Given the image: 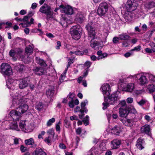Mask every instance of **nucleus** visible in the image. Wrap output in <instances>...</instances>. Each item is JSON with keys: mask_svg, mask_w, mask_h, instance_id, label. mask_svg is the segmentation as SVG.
I'll return each instance as SVG.
<instances>
[{"mask_svg": "<svg viewBox=\"0 0 155 155\" xmlns=\"http://www.w3.org/2000/svg\"><path fill=\"white\" fill-rule=\"evenodd\" d=\"M8 115L9 116L7 120L15 121L18 120L20 119L21 117V114L18 111L15 110H11Z\"/></svg>", "mask_w": 155, "mask_h": 155, "instance_id": "nucleus-8", "label": "nucleus"}, {"mask_svg": "<svg viewBox=\"0 0 155 155\" xmlns=\"http://www.w3.org/2000/svg\"><path fill=\"white\" fill-rule=\"evenodd\" d=\"M33 51L32 47L30 45L27 46L25 49V53L28 55L31 54Z\"/></svg>", "mask_w": 155, "mask_h": 155, "instance_id": "nucleus-25", "label": "nucleus"}, {"mask_svg": "<svg viewBox=\"0 0 155 155\" xmlns=\"http://www.w3.org/2000/svg\"><path fill=\"white\" fill-rule=\"evenodd\" d=\"M147 77L151 82L155 83V76L151 74L147 73Z\"/></svg>", "mask_w": 155, "mask_h": 155, "instance_id": "nucleus-34", "label": "nucleus"}, {"mask_svg": "<svg viewBox=\"0 0 155 155\" xmlns=\"http://www.w3.org/2000/svg\"><path fill=\"white\" fill-rule=\"evenodd\" d=\"M57 45L56 46V48L57 49H59L60 47L61 46V44L60 41H58L57 42Z\"/></svg>", "mask_w": 155, "mask_h": 155, "instance_id": "nucleus-56", "label": "nucleus"}, {"mask_svg": "<svg viewBox=\"0 0 155 155\" xmlns=\"http://www.w3.org/2000/svg\"><path fill=\"white\" fill-rule=\"evenodd\" d=\"M81 128L79 127L76 130V132L77 134H80L81 132Z\"/></svg>", "mask_w": 155, "mask_h": 155, "instance_id": "nucleus-62", "label": "nucleus"}, {"mask_svg": "<svg viewBox=\"0 0 155 155\" xmlns=\"http://www.w3.org/2000/svg\"><path fill=\"white\" fill-rule=\"evenodd\" d=\"M108 8V5L106 2L101 3L97 9L98 14L101 16L104 15L107 13Z\"/></svg>", "mask_w": 155, "mask_h": 155, "instance_id": "nucleus-7", "label": "nucleus"}, {"mask_svg": "<svg viewBox=\"0 0 155 155\" xmlns=\"http://www.w3.org/2000/svg\"><path fill=\"white\" fill-rule=\"evenodd\" d=\"M144 118L148 122H149L151 120V117L148 115H146L144 116Z\"/></svg>", "mask_w": 155, "mask_h": 155, "instance_id": "nucleus-58", "label": "nucleus"}, {"mask_svg": "<svg viewBox=\"0 0 155 155\" xmlns=\"http://www.w3.org/2000/svg\"><path fill=\"white\" fill-rule=\"evenodd\" d=\"M121 143L120 140H114L111 142V147L113 149H117L120 147Z\"/></svg>", "mask_w": 155, "mask_h": 155, "instance_id": "nucleus-17", "label": "nucleus"}, {"mask_svg": "<svg viewBox=\"0 0 155 155\" xmlns=\"http://www.w3.org/2000/svg\"><path fill=\"white\" fill-rule=\"evenodd\" d=\"M67 69H66L63 72V73L61 74V76L60 80V82H62L64 79L65 78V75L66 74L67 71Z\"/></svg>", "mask_w": 155, "mask_h": 155, "instance_id": "nucleus-40", "label": "nucleus"}, {"mask_svg": "<svg viewBox=\"0 0 155 155\" xmlns=\"http://www.w3.org/2000/svg\"><path fill=\"white\" fill-rule=\"evenodd\" d=\"M43 106L41 103H38L36 106V109L39 111H41L42 110Z\"/></svg>", "mask_w": 155, "mask_h": 155, "instance_id": "nucleus-37", "label": "nucleus"}, {"mask_svg": "<svg viewBox=\"0 0 155 155\" xmlns=\"http://www.w3.org/2000/svg\"><path fill=\"white\" fill-rule=\"evenodd\" d=\"M15 51L16 53L18 55H20L21 53L23 52V50L20 49V48H18L15 49Z\"/></svg>", "mask_w": 155, "mask_h": 155, "instance_id": "nucleus-46", "label": "nucleus"}, {"mask_svg": "<svg viewBox=\"0 0 155 155\" xmlns=\"http://www.w3.org/2000/svg\"><path fill=\"white\" fill-rule=\"evenodd\" d=\"M107 54L106 53H103L100 56H98L97 58V59L99 60L100 59H102L103 58L107 57Z\"/></svg>", "mask_w": 155, "mask_h": 155, "instance_id": "nucleus-47", "label": "nucleus"}, {"mask_svg": "<svg viewBox=\"0 0 155 155\" xmlns=\"http://www.w3.org/2000/svg\"><path fill=\"white\" fill-rule=\"evenodd\" d=\"M155 6V3L152 2H150L148 4V8H151Z\"/></svg>", "mask_w": 155, "mask_h": 155, "instance_id": "nucleus-49", "label": "nucleus"}, {"mask_svg": "<svg viewBox=\"0 0 155 155\" xmlns=\"http://www.w3.org/2000/svg\"><path fill=\"white\" fill-rule=\"evenodd\" d=\"M51 10V8L50 6L45 5L40 8L39 11L41 13L46 14Z\"/></svg>", "mask_w": 155, "mask_h": 155, "instance_id": "nucleus-18", "label": "nucleus"}, {"mask_svg": "<svg viewBox=\"0 0 155 155\" xmlns=\"http://www.w3.org/2000/svg\"><path fill=\"white\" fill-rule=\"evenodd\" d=\"M60 123L59 122L56 124V130L57 131L60 132Z\"/></svg>", "mask_w": 155, "mask_h": 155, "instance_id": "nucleus-55", "label": "nucleus"}, {"mask_svg": "<svg viewBox=\"0 0 155 155\" xmlns=\"http://www.w3.org/2000/svg\"><path fill=\"white\" fill-rule=\"evenodd\" d=\"M19 126L20 128L22 131L27 130L26 127V124L25 121H21L19 124Z\"/></svg>", "mask_w": 155, "mask_h": 155, "instance_id": "nucleus-29", "label": "nucleus"}, {"mask_svg": "<svg viewBox=\"0 0 155 155\" xmlns=\"http://www.w3.org/2000/svg\"><path fill=\"white\" fill-rule=\"evenodd\" d=\"M33 71L35 74L38 75H47L46 70L41 68L36 67L33 70Z\"/></svg>", "mask_w": 155, "mask_h": 155, "instance_id": "nucleus-14", "label": "nucleus"}, {"mask_svg": "<svg viewBox=\"0 0 155 155\" xmlns=\"http://www.w3.org/2000/svg\"><path fill=\"white\" fill-rule=\"evenodd\" d=\"M45 142L48 145H50L52 143V138L50 136L45 138L44 140Z\"/></svg>", "mask_w": 155, "mask_h": 155, "instance_id": "nucleus-31", "label": "nucleus"}, {"mask_svg": "<svg viewBox=\"0 0 155 155\" xmlns=\"http://www.w3.org/2000/svg\"><path fill=\"white\" fill-rule=\"evenodd\" d=\"M101 88L104 98L105 97V95L106 96H109V95L110 94V91L109 85L108 84H106L102 85Z\"/></svg>", "mask_w": 155, "mask_h": 155, "instance_id": "nucleus-13", "label": "nucleus"}, {"mask_svg": "<svg viewBox=\"0 0 155 155\" xmlns=\"http://www.w3.org/2000/svg\"><path fill=\"white\" fill-rule=\"evenodd\" d=\"M89 116L88 115H87L86 117L84 118L83 120V121L86 126L88 125L89 124Z\"/></svg>", "mask_w": 155, "mask_h": 155, "instance_id": "nucleus-42", "label": "nucleus"}, {"mask_svg": "<svg viewBox=\"0 0 155 155\" xmlns=\"http://www.w3.org/2000/svg\"><path fill=\"white\" fill-rule=\"evenodd\" d=\"M112 117L114 119H117L118 118V115L115 113H113L112 115Z\"/></svg>", "mask_w": 155, "mask_h": 155, "instance_id": "nucleus-64", "label": "nucleus"}, {"mask_svg": "<svg viewBox=\"0 0 155 155\" xmlns=\"http://www.w3.org/2000/svg\"><path fill=\"white\" fill-rule=\"evenodd\" d=\"M122 121L123 123L126 126H130V123H131V120L130 119H127L126 121L124 120H122Z\"/></svg>", "mask_w": 155, "mask_h": 155, "instance_id": "nucleus-43", "label": "nucleus"}, {"mask_svg": "<svg viewBox=\"0 0 155 155\" xmlns=\"http://www.w3.org/2000/svg\"><path fill=\"white\" fill-rule=\"evenodd\" d=\"M146 102V101L143 99H142L140 101H138L137 100V103L140 106H143L144 104H145Z\"/></svg>", "mask_w": 155, "mask_h": 155, "instance_id": "nucleus-41", "label": "nucleus"}, {"mask_svg": "<svg viewBox=\"0 0 155 155\" xmlns=\"http://www.w3.org/2000/svg\"><path fill=\"white\" fill-rule=\"evenodd\" d=\"M112 132L117 135H119L120 134V127L117 126H115L112 129Z\"/></svg>", "mask_w": 155, "mask_h": 155, "instance_id": "nucleus-24", "label": "nucleus"}, {"mask_svg": "<svg viewBox=\"0 0 155 155\" xmlns=\"http://www.w3.org/2000/svg\"><path fill=\"white\" fill-rule=\"evenodd\" d=\"M34 155H47V153L41 148H37L35 151Z\"/></svg>", "mask_w": 155, "mask_h": 155, "instance_id": "nucleus-21", "label": "nucleus"}, {"mask_svg": "<svg viewBox=\"0 0 155 155\" xmlns=\"http://www.w3.org/2000/svg\"><path fill=\"white\" fill-rule=\"evenodd\" d=\"M137 144H136L137 148L140 150L143 149L144 141L142 138L138 139L137 141Z\"/></svg>", "mask_w": 155, "mask_h": 155, "instance_id": "nucleus-19", "label": "nucleus"}, {"mask_svg": "<svg viewBox=\"0 0 155 155\" xmlns=\"http://www.w3.org/2000/svg\"><path fill=\"white\" fill-rule=\"evenodd\" d=\"M20 150L22 152H25L27 150V148L26 147H24L22 145H21L20 146Z\"/></svg>", "mask_w": 155, "mask_h": 155, "instance_id": "nucleus-52", "label": "nucleus"}, {"mask_svg": "<svg viewBox=\"0 0 155 155\" xmlns=\"http://www.w3.org/2000/svg\"><path fill=\"white\" fill-rule=\"evenodd\" d=\"M25 143L26 145H33L34 144V141L33 139L31 138L29 139H26L25 140Z\"/></svg>", "mask_w": 155, "mask_h": 155, "instance_id": "nucleus-26", "label": "nucleus"}, {"mask_svg": "<svg viewBox=\"0 0 155 155\" xmlns=\"http://www.w3.org/2000/svg\"><path fill=\"white\" fill-rule=\"evenodd\" d=\"M35 85L34 84L30 83L29 84V87L30 89L33 90L35 88Z\"/></svg>", "mask_w": 155, "mask_h": 155, "instance_id": "nucleus-60", "label": "nucleus"}, {"mask_svg": "<svg viewBox=\"0 0 155 155\" xmlns=\"http://www.w3.org/2000/svg\"><path fill=\"white\" fill-rule=\"evenodd\" d=\"M6 123L9 124V127H8L9 129H12L18 131L20 130L19 128L18 127L17 123L15 121L8 120L6 121Z\"/></svg>", "mask_w": 155, "mask_h": 155, "instance_id": "nucleus-12", "label": "nucleus"}, {"mask_svg": "<svg viewBox=\"0 0 155 155\" xmlns=\"http://www.w3.org/2000/svg\"><path fill=\"white\" fill-rule=\"evenodd\" d=\"M91 64V63L89 61H87L84 64V66L85 67H87L86 69H88V68L90 67Z\"/></svg>", "mask_w": 155, "mask_h": 155, "instance_id": "nucleus-51", "label": "nucleus"}, {"mask_svg": "<svg viewBox=\"0 0 155 155\" xmlns=\"http://www.w3.org/2000/svg\"><path fill=\"white\" fill-rule=\"evenodd\" d=\"M28 83L25 79H20L18 81V87L21 89H24L28 86Z\"/></svg>", "mask_w": 155, "mask_h": 155, "instance_id": "nucleus-15", "label": "nucleus"}, {"mask_svg": "<svg viewBox=\"0 0 155 155\" xmlns=\"http://www.w3.org/2000/svg\"><path fill=\"white\" fill-rule=\"evenodd\" d=\"M129 112L135 114L136 113L135 108L133 107H130L129 110V108L127 107H121L119 110V116L121 117H126Z\"/></svg>", "mask_w": 155, "mask_h": 155, "instance_id": "nucleus-5", "label": "nucleus"}, {"mask_svg": "<svg viewBox=\"0 0 155 155\" xmlns=\"http://www.w3.org/2000/svg\"><path fill=\"white\" fill-rule=\"evenodd\" d=\"M16 54V53L15 50L12 49L10 50L9 53V55L12 57H14Z\"/></svg>", "mask_w": 155, "mask_h": 155, "instance_id": "nucleus-44", "label": "nucleus"}, {"mask_svg": "<svg viewBox=\"0 0 155 155\" xmlns=\"http://www.w3.org/2000/svg\"><path fill=\"white\" fill-rule=\"evenodd\" d=\"M87 103V100H85L84 102H82L81 103V109L80 110V112H85V113H87V109L85 107L86 106V104Z\"/></svg>", "mask_w": 155, "mask_h": 155, "instance_id": "nucleus-22", "label": "nucleus"}, {"mask_svg": "<svg viewBox=\"0 0 155 155\" xmlns=\"http://www.w3.org/2000/svg\"><path fill=\"white\" fill-rule=\"evenodd\" d=\"M147 90L150 93L155 91V86L152 84H149L147 87Z\"/></svg>", "mask_w": 155, "mask_h": 155, "instance_id": "nucleus-27", "label": "nucleus"}, {"mask_svg": "<svg viewBox=\"0 0 155 155\" xmlns=\"http://www.w3.org/2000/svg\"><path fill=\"white\" fill-rule=\"evenodd\" d=\"M14 143L15 145H17L19 143V139L17 138L14 139Z\"/></svg>", "mask_w": 155, "mask_h": 155, "instance_id": "nucleus-61", "label": "nucleus"}, {"mask_svg": "<svg viewBox=\"0 0 155 155\" xmlns=\"http://www.w3.org/2000/svg\"><path fill=\"white\" fill-rule=\"evenodd\" d=\"M45 132L44 131H41V133L38 135V138L39 139H43V136L45 134Z\"/></svg>", "mask_w": 155, "mask_h": 155, "instance_id": "nucleus-48", "label": "nucleus"}, {"mask_svg": "<svg viewBox=\"0 0 155 155\" xmlns=\"http://www.w3.org/2000/svg\"><path fill=\"white\" fill-rule=\"evenodd\" d=\"M1 69L3 74L10 76L12 74L13 72L10 65L7 63H3L1 66Z\"/></svg>", "mask_w": 155, "mask_h": 155, "instance_id": "nucleus-6", "label": "nucleus"}, {"mask_svg": "<svg viewBox=\"0 0 155 155\" xmlns=\"http://www.w3.org/2000/svg\"><path fill=\"white\" fill-rule=\"evenodd\" d=\"M135 0H128L125 5L126 8L127 12H131L135 9L134 6L135 4Z\"/></svg>", "mask_w": 155, "mask_h": 155, "instance_id": "nucleus-9", "label": "nucleus"}, {"mask_svg": "<svg viewBox=\"0 0 155 155\" xmlns=\"http://www.w3.org/2000/svg\"><path fill=\"white\" fill-rule=\"evenodd\" d=\"M150 128L149 125L145 124L142 126L140 128L142 133H145L150 135Z\"/></svg>", "mask_w": 155, "mask_h": 155, "instance_id": "nucleus-16", "label": "nucleus"}, {"mask_svg": "<svg viewBox=\"0 0 155 155\" xmlns=\"http://www.w3.org/2000/svg\"><path fill=\"white\" fill-rule=\"evenodd\" d=\"M64 125L66 127H68L70 125V123L67 120L65 119L64 121Z\"/></svg>", "mask_w": 155, "mask_h": 155, "instance_id": "nucleus-45", "label": "nucleus"}, {"mask_svg": "<svg viewBox=\"0 0 155 155\" xmlns=\"http://www.w3.org/2000/svg\"><path fill=\"white\" fill-rule=\"evenodd\" d=\"M25 101L24 97L20 94H17L13 98L11 108L13 107L15 109H18L19 112L23 114L26 112L28 108V106L25 104Z\"/></svg>", "mask_w": 155, "mask_h": 155, "instance_id": "nucleus-1", "label": "nucleus"}, {"mask_svg": "<svg viewBox=\"0 0 155 155\" xmlns=\"http://www.w3.org/2000/svg\"><path fill=\"white\" fill-rule=\"evenodd\" d=\"M74 62V59H69L68 60V64L67 65V68H68L70 65L73 63Z\"/></svg>", "mask_w": 155, "mask_h": 155, "instance_id": "nucleus-54", "label": "nucleus"}, {"mask_svg": "<svg viewBox=\"0 0 155 155\" xmlns=\"http://www.w3.org/2000/svg\"><path fill=\"white\" fill-rule=\"evenodd\" d=\"M77 18H78L80 21H81L84 19V16L82 14H78L77 15Z\"/></svg>", "mask_w": 155, "mask_h": 155, "instance_id": "nucleus-53", "label": "nucleus"}, {"mask_svg": "<svg viewBox=\"0 0 155 155\" xmlns=\"http://www.w3.org/2000/svg\"><path fill=\"white\" fill-rule=\"evenodd\" d=\"M55 121V119L54 118H52L49 119L47 123V126L48 127L50 126Z\"/></svg>", "mask_w": 155, "mask_h": 155, "instance_id": "nucleus-36", "label": "nucleus"}, {"mask_svg": "<svg viewBox=\"0 0 155 155\" xmlns=\"http://www.w3.org/2000/svg\"><path fill=\"white\" fill-rule=\"evenodd\" d=\"M74 54L77 55H82L83 54V52L80 51H74Z\"/></svg>", "mask_w": 155, "mask_h": 155, "instance_id": "nucleus-59", "label": "nucleus"}, {"mask_svg": "<svg viewBox=\"0 0 155 155\" xmlns=\"http://www.w3.org/2000/svg\"><path fill=\"white\" fill-rule=\"evenodd\" d=\"M24 66L21 64H18L15 66V69L17 71L21 72L24 70Z\"/></svg>", "mask_w": 155, "mask_h": 155, "instance_id": "nucleus-30", "label": "nucleus"}, {"mask_svg": "<svg viewBox=\"0 0 155 155\" xmlns=\"http://www.w3.org/2000/svg\"><path fill=\"white\" fill-rule=\"evenodd\" d=\"M53 12L50 11L46 14L47 15L46 18L48 20H50L53 18Z\"/></svg>", "mask_w": 155, "mask_h": 155, "instance_id": "nucleus-33", "label": "nucleus"}, {"mask_svg": "<svg viewBox=\"0 0 155 155\" xmlns=\"http://www.w3.org/2000/svg\"><path fill=\"white\" fill-rule=\"evenodd\" d=\"M136 50V47L134 48L130 51L129 52H127L124 54V56L126 57L127 58L130 56L132 55L133 54V51H135Z\"/></svg>", "mask_w": 155, "mask_h": 155, "instance_id": "nucleus-38", "label": "nucleus"}, {"mask_svg": "<svg viewBox=\"0 0 155 155\" xmlns=\"http://www.w3.org/2000/svg\"><path fill=\"white\" fill-rule=\"evenodd\" d=\"M134 88V84L133 83H131L129 84L123 88L124 91L131 92Z\"/></svg>", "mask_w": 155, "mask_h": 155, "instance_id": "nucleus-20", "label": "nucleus"}, {"mask_svg": "<svg viewBox=\"0 0 155 155\" xmlns=\"http://www.w3.org/2000/svg\"><path fill=\"white\" fill-rule=\"evenodd\" d=\"M86 28L88 31V39L89 40H91L90 45L92 48L96 49L100 45V43L94 40L95 37V33L93 26L91 23H88L86 26Z\"/></svg>", "mask_w": 155, "mask_h": 155, "instance_id": "nucleus-2", "label": "nucleus"}, {"mask_svg": "<svg viewBox=\"0 0 155 155\" xmlns=\"http://www.w3.org/2000/svg\"><path fill=\"white\" fill-rule=\"evenodd\" d=\"M120 104L121 106V107H127V106H125L126 103L125 101H122L120 103Z\"/></svg>", "mask_w": 155, "mask_h": 155, "instance_id": "nucleus-57", "label": "nucleus"}, {"mask_svg": "<svg viewBox=\"0 0 155 155\" xmlns=\"http://www.w3.org/2000/svg\"><path fill=\"white\" fill-rule=\"evenodd\" d=\"M127 101L128 103H131L133 101V99L132 98L128 97L127 99Z\"/></svg>", "mask_w": 155, "mask_h": 155, "instance_id": "nucleus-63", "label": "nucleus"}, {"mask_svg": "<svg viewBox=\"0 0 155 155\" xmlns=\"http://www.w3.org/2000/svg\"><path fill=\"white\" fill-rule=\"evenodd\" d=\"M120 97V92L117 91L114 92L108 96V103L107 102L106 99L105 98L104 102L103 103V109L105 110L108 107L109 104H114L117 103V101L119 100Z\"/></svg>", "mask_w": 155, "mask_h": 155, "instance_id": "nucleus-3", "label": "nucleus"}, {"mask_svg": "<svg viewBox=\"0 0 155 155\" xmlns=\"http://www.w3.org/2000/svg\"><path fill=\"white\" fill-rule=\"evenodd\" d=\"M130 38L129 35L125 33H123L119 35V38L120 40H127Z\"/></svg>", "mask_w": 155, "mask_h": 155, "instance_id": "nucleus-28", "label": "nucleus"}, {"mask_svg": "<svg viewBox=\"0 0 155 155\" xmlns=\"http://www.w3.org/2000/svg\"><path fill=\"white\" fill-rule=\"evenodd\" d=\"M47 133L49 135H51L52 138H53L54 136L55 133L53 129H51L48 130L47 131Z\"/></svg>", "mask_w": 155, "mask_h": 155, "instance_id": "nucleus-39", "label": "nucleus"}, {"mask_svg": "<svg viewBox=\"0 0 155 155\" xmlns=\"http://www.w3.org/2000/svg\"><path fill=\"white\" fill-rule=\"evenodd\" d=\"M36 60L37 62L41 66L45 67L47 66V64L45 61L42 59H40V58L36 57Z\"/></svg>", "mask_w": 155, "mask_h": 155, "instance_id": "nucleus-23", "label": "nucleus"}, {"mask_svg": "<svg viewBox=\"0 0 155 155\" xmlns=\"http://www.w3.org/2000/svg\"><path fill=\"white\" fill-rule=\"evenodd\" d=\"M72 94H71L70 97L71 98V101H69L68 103L69 106V107L71 108H73L74 106V101L73 99V98L72 97ZM73 96H72V97Z\"/></svg>", "mask_w": 155, "mask_h": 155, "instance_id": "nucleus-35", "label": "nucleus"}, {"mask_svg": "<svg viewBox=\"0 0 155 155\" xmlns=\"http://www.w3.org/2000/svg\"><path fill=\"white\" fill-rule=\"evenodd\" d=\"M54 93V90L53 89H48L46 92V94L48 97L51 98L53 96Z\"/></svg>", "mask_w": 155, "mask_h": 155, "instance_id": "nucleus-32", "label": "nucleus"}, {"mask_svg": "<svg viewBox=\"0 0 155 155\" xmlns=\"http://www.w3.org/2000/svg\"><path fill=\"white\" fill-rule=\"evenodd\" d=\"M70 30V34L74 39L77 40L81 38L82 29L80 25L74 26Z\"/></svg>", "mask_w": 155, "mask_h": 155, "instance_id": "nucleus-4", "label": "nucleus"}, {"mask_svg": "<svg viewBox=\"0 0 155 155\" xmlns=\"http://www.w3.org/2000/svg\"><path fill=\"white\" fill-rule=\"evenodd\" d=\"M119 37H114L113 39V42L114 44H116L119 42Z\"/></svg>", "mask_w": 155, "mask_h": 155, "instance_id": "nucleus-50", "label": "nucleus"}, {"mask_svg": "<svg viewBox=\"0 0 155 155\" xmlns=\"http://www.w3.org/2000/svg\"><path fill=\"white\" fill-rule=\"evenodd\" d=\"M147 73L142 74H137L136 76H139L140 78L138 79L139 83L141 85H143L147 84L148 83V80Z\"/></svg>", "mask_w": 155, "mask_h": 155, "instance_id": "nucleus-10", "label": "nucleus"}, {"mask_svg": "<svg viewBox=\"0 0 155 155\" xmlns=\"http://www.w3.org/2000/svg\"><path fill=\"white\" fill-rule=\"evenodd\" d=\"M59 8H62L64 12L68 15H71L74 13L72 8L69 5L64 6L63 5H61L59 6Z\"/></svg>", "mask_w": 155, "mask_h": 155, "instance_id": "nucleus-11", "label": "nucleus"}]
</instances>
